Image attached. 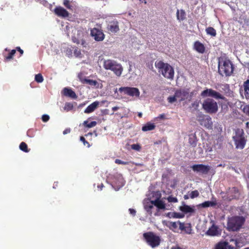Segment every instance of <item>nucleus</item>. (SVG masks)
Here are the masks:
<instances>
[{"label": "nucleus", "mask_w": 249, "mask_h": 249, "mask_svg": "<svg viewBox=\"0 0 249 249\" xmlns=\"http://www.w3.org/2000/svg\"><path fill=\"white\" fill-rule=\"evenodd\" d=\"M233 66L228 59L220 57L218 59V72L222 76H230L233 72Z\"/></svg>", "instance_id": "f257e3e1"}, {"label": "nucleus", "mask_w": 249, "mask_h": 249, "mask_svg": "<svg viewBox=\"0 0 249 249\" xmlns=\"http://www.w3.org/2000/svg\"><path fill=\"white\" fill-rule=\"evenodd\" d=\"M155 66L158 69L159 72H160L164 77L170 79H173L174 70L169 64L160 60L155 62Z\"/></svg>", "instance_id": "f03ea898"}, {"label": "nucleus", "mask_w": 249, "mask_h": 249, "mask_svg": "<svg viewBox=\"0 0 249 249\" xmlns=\"http://www.w3.org/2000/svg\"><path fill=\"white\" fill-rule=\"evenodd\" d=\"M103 67L107 70H110L118 77H120L123 71L122 65L116 61L107 59L103 62Z\"/></svg>", "instance_id": "7ed1b4c3"}, {"label": "nucleus", "mask_w": 249, "mask_h": 249, "mask_svg": "<svg viewBox=\"0 0 249 249\" xmlns=\"http://www.w3.org/2000/svg\"><path fill=\"white\" fill-rule=\"evenodd\" d=\"M245 219L241 216H234L229 218L227 223V228L230 231H238L244 225Z\"/></svg>", "instance_id": "20e7f679"}, {"label": "nucleus", "mask_w": 249, "mask_h": 249, "mask_svg": "<svg viewBox=\"0 0 249 249\" xmlns=\"http://www.w3.org/2000/svg\"><path fill=\"white\" fill-rule=\"evenodd\" d=\"M232 139L236 149H243L244 148L247 140L243 129L240 128L236 129Z\"/></svg>", "instance_id": "39448f33"}, {"label": "nucleus", "mask_w": 249, "mask_h": 249, "mask_svg": "<svg viewBox=\"0 0 249 249\" xmlns=\"http://www.w3.org/2000/svg\"><path fill=\"white\" fill-rule=\"evenodd\" d=\"M143 237L147 244L152 248L159 246L160 243V238L154 232L149 231L143 234Z\"/></svg>", "instance_id": "423d86ee"}, {"label": "nucleus", "mask_w": 249, "mask_h": 249, "mask_svg": "<svg viewBox=\"0 0 249 249\" xmlns=\"http://www.w3.org/2000/svg\"><path fill=\"white\" fill-rule=\"evenodd\" d=\"M202 108L206 113L213 114L218 110L217 103L212 99L207 98L202 103Z\"/></svg>", "instance_id": "0eeeda50"}, {"label": "nucleus", "mask_w": 249, "mask_h": 249, "mask_svg": "<svg viewBox=\"0 0 249 249\" xmlns=\"http://www.w3.org/2000/svg\"><path fill=\"white\" fill-rule=\"evenodd\" d=\"M201 95L203 97H213L216 99H224V97L221 94L218 92L212 89H206L203 90L201 93Z\"/></svg>", "instance_id": "6e6552de"}, {"label": "nucleus", "mask_w": 249, "mask_h": 249, "mask_svg": "<svg viewBox=\"0 0 249 249\" xmlns=\"http://www.w3.org/2000/svg\"><path fill=\"white\" fill-rule=\"evenodd\" d=\"M226 194L227 199L230 201L233 199H237L240 196L239 189L235 187L229 188L226 192Z\"/></svg>", "instance_id": "1a4fd4ad"}, {"label": "nucleus", "mask_w": 249, "mask_h": 249, "mask_svg": "<svg viewBox=\"0 0 249 249\" xmlns=\"http://www.w3.org/2000/svg\"><path fill=\"white\" fill-rule=\"evenodd\" d=\"M119 91L124 94L137 97H139L140 94L139 89L136 88L121 87L119 89Z\"/></svg>", "instance_id": "9d476101"}, {"label": "nucleus", "mask_w": 249, "mask_h": 249, "mask_svg": "<svg viewBox=\"0 0 249 249\" xmlns=\"http://www.w3.org/2000/svg\"><path fill=\"white\" fill-rule=\"evenodd\" d=\"M90 35L96 41H103L105 36L103 31L96 28H94L91 30Z\"/></svg>", "instance_id": "9b49d317"}, {"label": "nucleus", "mask_w": 249, "mask_h": 249, "mask_svg": "<svg viewBox=\"0 0 249 249\" xmlns=\"http://www.w3.org/2000/svg\"><path fill=\"white\" fill-rule=\"evenodd\" d=\"M192 169L194 172L201 173L206 174L210 170V167L202 164H195L192 166Z\"/></svg>", "instance_id": "f8f14e48"}, {"label": "nucleus", "mask_w": 249, "mask_h": 249, "mask_svg": "<svg viewBox=\"0 0 249 249\" xmlns=\"http://www.w3.org/2000/svg\"><path fill=\"white\" fill-rule=\"evenodd\" d=\"M112 184L115 189H119L124 185V181L123 177L119 175L112 178Z\"/></svg>", "instance_id": "ddd939ff"}, {"label": "nucleus", "mask_w": 249, "mask_h": 249, "mask_svg": "<svg viewBox=\"0 0 249 249\" xmlns=\"http://www.w3.org/2000/svg\"><path fill=\"white\" fill-rule=\"evenodd\" d=\"M189 93V89H180L175 92V96L179 101H182L188 98Z\"/></svg>", "instance_id": "4468645a"}, {"label": "nucleus", "mask_w": 249, "mask_h": 249, "mask_svg": "<svg viewBox=\"0 0 249 249\" xmlns=\"http://www.w3.org/2000/svg\"><path fill=\"white\" fill-rule=\"evenodd\" d=\"M221 231L218 230L217 226L213 224L207 231L206 234L211 236H215L221 235Z\"/></svg>", "instance_id": "2eb2a0df"}, {"label": "nucleus", "mask_w": 249, "mask_h": 249, "mask_svg": "<svg viewBox=\"0 0 249 249\" xmlns=\"http://www.w3.org/2000/svg\"><path fill=\"white\" fill-rule=\"evenodd\" d=\"M54 13L59 17L66 18L69 16V12L61 6L55 7L54 10Z\"/></svg>", "instance_id": "dca6fc26"}, {"label": "nucleus", "mask_w": 249, "mask_h": 249, "mask_svg": "<svg viewBox=\"0 0 249 249\" xmlns=\"http://www.w3.org/2000/svg\"><path fill=\"white\" fill-rule=\"evenodd\" d=\"M107 28L109 32L112 33H117L119 30L118 22L117 20L109 22Z\"/></svg>", "instance_id": "f3484780"}, {"label": "nucleus", "mask_w": 249, "mask_h": 249, "mask_svg": "<svg viewBox=\"0 0 249 249\" xmlns=\"http://www.w3.org/2000/svg\"><path fill=\"white\" fill-rule=\"evenodd\" d=\"M80 81L83 84H89V85L95 87L96 88H98L99 87V84L98 83V82L96 80H92V79H88L87 78H80Z\"/></svg>", "instance_id": "a211bd4d"}, {"label": "nucleus", "mask_w": 249, "mask_h": 249, "mask_svg": "<svg viewBox=\"0 0 249 249\" xmlns=\"http://www.w3.org/2000/svg\"><path fill=\"white\" fill-rule=\"evenodd\" d=\"M99 102L95 101L87 107L85 109L84 113L89 114L93 112L99 106Z\"/></svg>", "instance_id": "6ab92c4d"}, {"label": "nucleus", "mask_w": 249, "mask_h": 249, "mask_svg": "<svg viewBox=\"0 0 249 249\" xmlns=\"http://www.w3.org/2000/svg\"><path fill=\"white\" fill-rule=\"evenodd\" d=\"M151 203L154 204V206L157 207L159 210H164L165 209V203L159 198L156 199L154 200H151Z\"/></svg>", "instance_id": "aec40b11"}, {"label": "nucleus", "mask_w": 249, "mask_h": 249, "mask_svg": "<svg viewBox=\"0 0 249 249\" xmlns=\"http://www.w3.org/2000/svg\"><path fill=\"white\" fill-rule=\"evenodd\" d=\"M63 94L64 96L71 97L73 99L77 98L76 93L71 89L65 88L63 89Z\"/></svg>", "instance_id": "412c9836"}, {"label": "nucleus", "mask_w": 249, "mask_h": 249, "mask_svg": "<svg viewBox=\"0 0 249 249\" xmlns=\"http://www.w3.org/2000/svg\"><path fill=\"white\" fill-rule=\"evenodd\" d=\"M227 242H220L217 243L215 247V249H233Z\"/></svg>", "instance_id": "4be33fe9"}, {"label": "nucleus", "mask_w": 249, "mask_h": 249, "mask_svg": "<svg viewBox=\"0 0 249 249\" xmlns=\"http://www.w3.org/2000/svg\"><path fill=\"white\" fill-rule=\"evenodd\" d=\"M194 49L198 53H203L205 51L204 45L198 41H196L194 43Z\"/></svg>", "instance_id": "5701e85b"}, {"label": "nucleus", "mask_w": 249, "mask_h": 249, "mask_svg": "<svg viewBox=\"0 0 249 249\" xmlns=\"http://www.w3.org/2000/svg\"><path fill=\"white\" fill-rule=\"evenodd\" d=\"M214 201H206L198 205L199 207L202 208H208L209 207H214L217 205V202L215 198Z\"/></svg>", "instance_id": "b1692460"}, {"label": "nucleus", "mask_w": 249, "mask_h": 249, "mask_svg": "<svg viewBox=\"0 0 249 249\" xmlns=\"http://www.w3.org/2000/svg\"><path fill=\"white\" fill-rule=\"evenodd\" d=\"M179 210L185 213H193L195 212V209L193 208L186 204L180 206Z\"/></svg>", "instance_id": "393cba45"}, {"label": "nucleus", "mask_w": 249, "mask_h": 249, "mask_svg": "<svg viewBox=\"0 0 249 249\" xmlns=\"http://www.w3.org/2000/svg\"><path fill=\"white\" fill-rule=\"evenodd\" d=\"M179 228L181 231H185L188 234H190L191 232L192 229L190 225L188 226H185L184 223L178 222Z\"/></svg>", "instance_id": "a878e982"}, {"label": "nucleus", "mask_w": 249, "mask_h": 249, "mask_svg": "<svg viewBox=\"0 0 249 249\" xmlns=\"http://www.w3.org/2000/svg\"><path fill=\"white\" fill-rule=\"evenodd\" d=\"M155 125L154 124L147 123L142 127V130L143 131H147L154 130L155 128Z\"/></svg>", "instance_id": "bb28decb"}, {"label": "nucleus", "mask_w": 249, "mask_h": 249, "mask_svg": "<svg viewBox=\"0 0 249 249\" xmlns=\"http://www.w3.org/2000/svg\"><path fill=\"white\" fill-rule=\"evenodd\" d=\"M186 14L183 10H177V17L179 21H182L185 18Z\"/></svg>", "instance_id": "cd10ccee"}, {"label": "nucleus", "mask_w": 249, "mask_h": 249, "mask_svg": "<svg viewBox=\"0 0 249 249\" xmlns=\"http://www.w3.org/2000/svg\"><path fill=\"white\" fill-rule=\"evenodd\" d=\"M197 141V140L196 135L190 136L189 143L192 147H195L196 146Z\"/></svg>", "instance_id": "c85d7f7f"}, {"label": "nucleus", "mask_w": 249, "mask_h": 249, "mask_svg": "<svg viewBox=\"0 0 249 249\" xmlns=\"http://www.w3.org/2000/svg\"><path fill=\"white\" fill-rule=\"evenodd\" d=\"M178 222H180V221L176 222H169L167 226L171 230L175 231L176 230L179 225Z\"/></svg>", "instance_id": "c756f323"}, {"label": "nucleus", "mask_w": 249, "mask_h": 249, "mask_svg": "<svg viewBox=\"0 0 249 249\" xmlns=\"http://www.w3.org/2000/svg\"><path fill=\"white\" fill-rule=\"evenodd\" d=\"M206 32L207 35H209L212 36H215L216 35V30L212 27H209L206 29Z\"/></svg>", "instance_id": "7c9ffc66"}, {"label": "nucleus", "mask_w": 249, "mask_h": 249, "mask_svg": "<svg viewBox=\"0 0 249 249\" xmlns=\"http://www.w3.org/2000/svg\"><path fill=\"white\" fill-rule=\"evenodd\" d=\"M154 204H152L151 203V201L150 203H147L144 205V209L145 210L150 214L151 215L152 213V209L154 208L153 207Z\"/></svg>", "instance_id": "2f4dec72"}, {"label": "nucleus", "mask_w": 249, "mask_h": 249, "mask_svg": "<svg viewBox=\"0 0 249 249\" xmlns=\"http://www.w3.org/2000/svg\"><path fill=\"white\" fill-rule=\"evenodd\" d=\"M19 149L24 152H28L29 149L28 148L27 144L24 142H21L19 145Z\"/></svg>", "instance_id": "473e14b6"}, {"label": "nucleus", "mask_w": 249, "mask_h": 249, "mask_svg": "<svg viewBox=\"0 0 249 249\" xmlns=\"http://www.w3.org/2000/svg\"><path fill=\"white\" fill-rule=\"evenodd\" d=\"M83 124L86 127L88 128H91L95 126L97 124V122L96 121H92L89 123L87 121H85L84 122Z\"/></svg>", "instance_id": "72a5a7b5"}, {"label": "nucleus", "mask_w": 249, "mask_h": 249, "mask_svg": "<svg viewBox=\"0 0 249 249\" xmlns=\"http://www.w3.org/2000/svg\"><path fill=\"white\" fill-rule=\"evenodd\" d=\"M73 105L70 103H66L65 104V106L64 107V109L67 111H70L73 108Z\"/></svg>", "instance_id": "f704fd0d"}, {"label": "nucleus", "mask_w": 249, "mask_h": 249, "mask_svg": "<svg viewBox=\"0 0 249 249\" xmlns=\"http://www.w3.org/2000/svg\"><path fill=\"white\" fill-rule=\"evenodd\" d=\"M43 77L41 74L38 73L35 76V80L37 83H41L43 81Z\"/></svg>", "instance_id": "c9c22d12"}, {"label": "nucleus", "mask_w": 249, "mask_h": 249, "mask_svg": "<svg viewBox=\"0 0 249 249\" xmlns=\"http://www.w3.org/2000/svg\"><path fill=\"white\" fill-rule=\"evenodd\" d=\"M199 194L197 190H195L191 192L190 194V197L191 198H194L198 196Z\"/></svg>", "instance_id": "e433bc0d"}, {"label": "nucleus", "mask_w": 249, "mask_h": 249, "mask_svg": "<svg viewBox=\"0 0 249 249\" xmlns=\"http://www.w3.org/2000/svg\"><path fill=\"white\" fill-rule=\"evenodd\" d=\"M73 53H74V55L76 56V57H81V50L80 49H78L77 48H76L74 50V52H73Z\"/></svg>", "instance_id": "4c0bfd02"}, {"label": "nucleus", "mask_w": 249, "mask_h": 249, "mask_svg": "<svg viewBox=\"0 0 249 249\" xmlns=\"http://www.w3.org/2000/svg\"><path fill=\"white\" fill-rule=\"evenodd\" d=\"M16 51V50H12L8 55L6 57L7 60H10L12 59L13 56L15 55Z\"/></svg>", "instance_id": "58836bf2"}, {"label": "nucleus", "mask_w": 249, "mask_h": 249, "mask_svg": "<svg viewBox=\"0 0 249 249\" xmlns=\"http://www.w3.org/2000/svg\"><path fill=\"white\" fill-rule=\"evenodd\" d=\"M177 97L175 96V94L174 96H169L168 97L167 100L169 103H173L177 100Z\"/></svg>", "instance_id": "ea45409f"}, {"label": "nucleus", "mask_w": 249, "mask_h": 249, "mask_svg": "<svg viewBox=\"0 0 249 249\" xmlns=\"http://www.w3.org/2000/svg\"><path fill=\"white\" fill-rule=\"evenodd\" d=\"M80 140L81 142H83V144L85 146H87L88 147H89L90 146L89 142L86 140V139L83 136H81L80 138Z\"/></svg>", "instance_id": "a19ab883"}, {"label": "nucleus", "mask_w": 249, "mask_h": 249, "mask_svg": "<svg viewBox=\"0 0 249 249\" xmlns=\"http://www.w3.org/2000/svg\"><path fill=\"white\" fill-rule=\"evenodd\" d=\"M115 162L118 164H123V165H128L129 163L128 161H124L121 160L120 159H116L115 160Z\"/></svg>", "instance_id": "79ce46f5"}, {"label": "nucleus", "mask_w": 249, "mask_h": 249, "mask_svg": "<svg viewBox=\"0 0 249 249\" xmlns=\"http://www.w3.org/2000/svg\"><path fill=\"white\" fill-rule=\"evenodd\" d=\"M243 87L244 91L249 90V79L244 82Z\"/></svg>", "instance_id": "37998d69"}, {"label": "nucleus", "mask_w": 249, "mask_h": 249, "mask_svg": "<svg viewBox=\"0 0 249 249\" xmlns=\"http://www.w3.org/2000/svg\"><path fill=\"white\" fill-rule=\"evenodd\" d=\"M167 200L169 202L176 203V202H178V199L176 197H173L172 196H168V198H167Z\"/></svg>", "instance_id": "c03bdc74"}, {"label": "nucleus", "mask_w": 249, "mask_h": 249, "mask_svg": "<svg viewBox=\"0 0 249 249\" xmlns=\"http://www.w3.org/2000/svg\"><path fill=\"white\" fill-rule=\"evenodd\" d=\"M63 4L68 9H71V8L72 6L70 4L69 0H64L63 1Z\"/></svg>", "instance_id": "a18cd8bd"}, {"label": "nucleus", "mask_w": 249, "mask_h": 249, "mask_svg": "<svg viewBox=\"0 0 249 249\" xmlns=\"http://www.w3.org/2000/svg\"><path fill=\"white\" fill-rule=\"evenodd\" d=\"M50 117L48 115L44 114L42 116V120L44 122H47L49 121Z\"/></svg>", "instance_id": "49530a36"}, {"label": "nucleus", "mask_w": 249, "mask_h": 249, "mask_svg": "<svg viewBox=\"0 0 249 249\" xmlns=\"http://www.w3.org/2000/svg\"><path fill=\"white\" fill-rule=\"evenodd\" d=\"M131 147L133 149L139 151L141 149V146L138 144H134L131 145Z\"/></svg>", "instance_id": "de8ad7c7"}, {"label": "nucleus", "mask_w": 249, "mask_h": 249, "mask_svg": "<svg viewBox=\"0 0 249 249\" xmlns=\"http://www.w3.org/2000/svg\"><path fill=\"white\" fill-rule=\"evenodd\" d=\"M173 214H174L173 217H175V218H182L184 217V215L183 214H181V213H173Z\"/></svg>", "instance_id": "09e8293b"}, {"label": "nucleus", "mask_w": 249, "mask_h": 249, "mask_svg": "<svg viewBox=\"0 0 249 249\" xmlns=\"http://www.w3.org/2000/svg\"><path fill=\"white\" fill-rule=\"evenodd\" d=\"M72 40L74 43L77 44L80 43V41L75 36L72 37Z\"/></svg>", "instance_id": "8fccbe9b"}, {"label": "nucleus", "mask_w": 249, "mask_h": 249, "mask_svg": "<svg viewBox=\"0 0 249 249\" xmlns=\"http://www.w3.org/2000/svg\"><path fill=\"white\" fill-rule=\"evenodd\" d=\"M129 211L130 214L133 215H135L136 211L134 209L130 208L129 209Z\"/></svg>", "instance_id": "3c124183"}, {"label": "nucleus", "mask_w": 249, "mask_h": 249, "mask_svg": "<svg viewBox=\"0 0 249 249\" xmlns=\"http://www.w3.org/2000/svg\"><path fill=\"white\" fill-rule=\"evenodd\" d=\"M245 95L247 99H249V90L244 91Z\"/></svg>", "instance_id": "603ef678"}, {"label": "nucleus", "mask_w": 249, "mask_h": 249, "mask_svg": "<svg viewBox=\"0 0 249 249\" xmlns=\"http://www.w3.org/2000/svg\"><path fill=\"white\" fill-rule=\"evenodd\" d=\"M71 131V129L70 128H67L63 132V134L65 135L69 133H70Z\"/></svg>", "instance_id": "864d4df0"}, {"label": "nucleus", "mask_w": 249, "mask_h": 249, "mask_svg": "<svg viewBox=\"0 0 249 249\" xmlns=\"http://www.w3.org/2000/svg\"><path fill=\"white\" fill-rule=\"evenodd\" d=\"M158 118L159 119H164L165 118V115L164 114H160Z\"/></svg>", "instance_id": "5fc2aeb1"}, {"label": "nucleus", "mask_w": 249, "mask_h": 249, "mask_svg": "<svg viewBox=\"0 0 249 249\" xmlns=\"http://www.w3.org/2000/svg\"><path fill=\"white\" fill-rule=\"evenodd\" d=\"M16 49H17V50H18V51L21 54H23V51L22 49H21L20 47H17L16 48Z\"/></svg>", "instance_id": "6e6d98bb"}, {"label": "nucleus", "mask_w": 249, "mask_h": 249, "mask_svg": "<svg viewBox=\"0 0 249 249\" xmlns=\"http://www.w3.org/2000/svg\"><path fill=\"white\" fill-rule=\"evenodd\" d=\"M247 109V113H248L249 115V107H245L244 108V112H246V110Z\"/></svg>", "instance_id": "4d7b16f0"}, {"label": "nucleus", "mask_w": 249, "mask_h": 249, "mask_svg": "<svg viewBox=\"0 0 249 249\" xmlns=\"http://www.w3.org/2000/svg\"><path fill=\"white\" fill-rule=\"evenodd\" d=\"M171 249H184L183 248H182L179 246H175V247H173Z\"/></svg>", "instance_id": "13d9d810"}, {"label": "nucleus", "mask_w": 249, "mask_h": 249, "mask_svg": "<svg viewBox=\"0 0 249 249\" xmlns=\"http://www.w3.org/2000/svg\"><path fill=\"white\" fill-rule=\"evenodd\" d=\"M104 187V186L103 183H101V185L98 186V188L100 190H102Z\"/></svg>", "instance_id": "bf43d9fd"}, {"label": "nucleus", "mask_w": 249, "mask_h": 249, "mask_svg": "<svg viewBox=\"0 0 249 249\" xmlns=\"http://www.w3.org/2000/svg\"><path fill=\"white\" fill-rule=\"evenodd\" d=\"M118 108H119L118 107H112V110L113 111H116V110H118Z\"/></svg>", "instance_id": "052dcab7"}, {"label": "nucleus", "mask_w": 249, "mask_h": 249, "mask_svg": "<svg viewBox=\"0 0 249 249\" xmlns=\"http://www.w3.org/2000/svg\"><path fill=\"white\" fill-rule=\"evenodd\" d=\"M85 43H86V42H85V40H81V41H80V43H81V44H82V45H83V46L84 45V44H85Z\"/></svg>", "instance_id": "680f3d73"}, {"label": "nucleus", "mask_w": 249, "mask_h": 249, "mask_svg": "<svg viewBox=\"0 0 249 249\" xmlns=\"http://www.w3.org/2000/svg\"><path fill=\"white\" fill-rule=\"evenodd\" d=\"M246 126L247 128H249V122L246 123Z\"/></svg>", "instance_id": "e2e57ef3"}, {"label": "nucleus", "mask_w": 249, "mask_h": 249, "mask_svg": "<svg viewBox=\"0 0 249 249\" xmlns=\"http://www.w3.org/2000/svg\"><path fill=\"white\" fill-rule=\"evenodd\" d=\"M142 113L141 112H139L138 114V116L140 117V118H141L142 117Z\"/></svg>", "instance_id": "0e129e2a"}, {"label": "nucleus", "mask_w": 249, "mask_h": 249, "mask_svg": "<svg viewBox=\"0 0 249 249\" xmlns=\"http://www.w3.org/2000/svg\"><path fill=\"white\" fill-rule=\"evenodd\" d=\"M135 165L137 166H142L143 164L142 163H135Z\"/></svg>", "instance_id": "69168bd1"}, {"label": "nucleus", "mask_w": 249, "mask_h": 249, "mask_svg": "<svg viewBox=\"0 0 249 249\" xmlns=\"http://www.w3.org/2000/svg\"><path fill=\"white\" fill-rule=\"evenodd\" d=\"M184 198L185 199H187L188 197L186 196H185Z\"/></svg>", "instance_id": "338daca9"}, {"label": "nucleus", "mask_w": 249, "mask_h": 249, "mask_svg": "<svg viewBox=\"0 0 249 249\" xmlns=\"http://www.w3.org/2000/svg\"><path fill=\"white\" fill-rule=\"evenodd\" d=\"M244 249H249V248H245Z\"/></svg>", "instance_id": "774afa93"}]
</instances>
